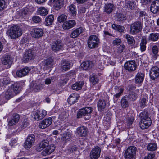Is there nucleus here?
Instances as JSON below:
<instances>
[{"label": "nucleus", "mask_w": 159, "mask_h": 159, "mask_svg": "<svg viewBox=\"0 0 159 159\" xmlns=\"http://www.w3.org/2000/svg\"><path fill=\"white\" fill-rule=\"evenodd\" d=\"M101 61H99V64L101 65L102 66H104V65H105L106 66L108 65H109L114 66L115 65V62L112 61H111L110 57H108L107 60H106L104 61V62L103 61V63L102 62H101Z\"/></svg>", "instance_id": "40"}, {"label": "nucleus", "mask_w": 159, "mask_h": 159, "mask_svg": "<svg viewBox=\"0 0 159 159\" xmlns=\"http://www.w3.org/2000/svg\"><path fill=\"white\" fill-rule=\"evenodd\" d=\"M137 149L134 146H130L126 149L124 156L125 159H135Z\"/></svg>", "instance_id": "4"}, {"label": "nucleus", "mask_w": 159, "mask_h": 159, "mask_svg": "<svg viewBox=\"0 0 159 159\" xmlns=\"http://www.w3.org/2000/svg\"><path fill=\"white\" fill-rule=\"evenodd\" d=\"M155 157L154 153L149 154L147 156H145L144 159H153Z\"/></svg>", "instance_id": "62"}, {"label": "nucleus", "mask_w": 159, "mask_h": 159, "mask_svg": "<svg viewBox=\"0 0 159 159\" xmlns=\"http://www.w3.org/2000/svg\"><path fill=\"white\" fill-rule=\"evenodd\" d=\"M93 111V109L90 107H86L80 109L77 114V118H80L83 117L86 120H89L91 116V113Z\"/></svg>", "instance_id": "2"}, {"label": "nucleus", "mask_w": 159, "mask_h": 159, "mask_svg": "<svg viewBox=\"0 0 159 159\" xmlns=\"http://www.w3.org/2000/svg\"><path fill=\"white\" fill-rule=\"evenodd\" d=\"M30 71L29 67H25L20 70H18L16 72V75L19 77H22L26 75Z\"/></svg>", "instance_id": "23"}, {"label": "nucleus", "mask_w": 159, "mask_h": 159, "mask_svg": "<svg viewBox=\"0 0 159 159\" xmlns=\"http://www.w3.org/2000/svg\"><path fill=\"white\" fill-rule=\"evenodd\" d=\"M62 47V44L61 40H54L51 46L52 51L56 52L60 50Z\"/></svg>", "instance_id": "19"}, {"label": "nucleus", "mask_w": 159, "mask_h": 159, "mask_svg": "<svg viewBox=\"0 0 159 159\" xmlns=\"http://www.w3.org/2000/svg\"><path fill=\"white\" fill-rule=\"evenodd\" d=\"M90 80L91 83L94 85L98 83L99 80L97 75L92 74L90 76Z\"/></svg>", "instance_id": "41"}, {"label": "nucleus", "mask_w": 159, "mask_h": 159, "mask_svg": "<svg viewBox=\"0 0 159 159\" xmlns=\"http://www.w3.org/2000/svg\"><path fill=\"white\" fill-rule=\"evenodd\" d=\"M152 124L151 120L141 121L140 122V126L142 129L148 128Z\"/></svg>", "instance_id": "28"}, {"label": "nucleus", "mask_w": 159, "mask_h": 159, "mask_svg": "<svg viewBox=\"0 0 159 159\" xmlns=\"http://www.w3.org/2000/svg\"><path fill=\"white\" fill-rule=\"evenodd\" d=\"M49 144V141L47 140H44L39 143L38 147L36 148L37 151L40 152L43 150L46 147H48Z\"/></svg>", "instance_id": "31"}, {"label": "nucleus", "mask_w": 159, "mask_h": 159, "mask_svg": "<svg viewBox=\"0 0 159 159\" xmlns=\"http://www.w3.org/2000/svg\"><path fill=\"white\" fill-rule=\"evenodd\" d=\"M150 11L154 14H156L159 12V0L153 1L151 5Z\"/></svg>", "instance_id": "18"}, {"label": "nucleus", "mask_w": 159, "mask_h": 159, "mask_svg": "<svg viewBox=\"0 0 159 159\" xmlns=\"http://www.w3.org/2000/svg\"><path fill=\"white\" fill-rule=\"evenodd\" d=\"M39 13L42 16L46 15L48 13L47 10L43 7H40L39 9Z\"/></svg>", "instance_id": "48"}, {"label": "nucleus", "mask_w": 159, "mask_h": 159, "mask_svg": "<svg viewBox=\"0 0 159 159\" xmlns=\"http://www.w3.org/2000/svg\"><path fill=\"white\" fill-rule=\"evenodd\" d=\"M141 121L151 120L148 112L144 111L141 112L139 115Z\"/></svg>", "instance_id": "34"}, {"label": "nucleus", "mask_w": 159, "mask_h": 159, "mask_svg": "<svg viewBox=\"0 0 159 159\" xmlns=\"http://www.w3.org/2000/svg\"><path fill=\"white\" fill-rule=\"evenodd\" d=\"M29 125V123L28 120H24L21 125V127L22 129H24Z\"/></svg>", "instance_id": "57"}, {"label": "nucleus", "mask_w": 159, "mask_h": 159, "mask_svg": "<svg viewBox=\"0 0 159 159\" xmlns=\"http://www.w3.org/2000/svg\"><path fill=\"white\" fill-rule=\"evenodd\" d=\"M109 97L106 94L104 95V99L103 100H100L98 102V107L99 111H102L105 108L106 105V101L109 100Z\"/></svg>", "instance_id": "12"}, {"label": "nucleus", "mask_w": 159, "mask_h": 159, "mask_svg": "<svg viewBox=\"0 0 159 159\" xmlns=\"http://www.w3.org/2000/svg\"><path fill=\"white\" fill-rule=\"evenodd\" d=\"M152 52L154 55V56L156 58L158 56V49L156 45L153 46L152 48Z\"/></svg>", "instance_id": "51"}, {"label": "nucleus", "mask_w": 159, "mask_h": 159, "mask_svg": "<svg viewBox=\"0 0 159 159\" xmlns=\"http://www.w3.org/2000/svg\"><path fill=\"white\" fill-rule=\"evenodd\" d=\"M83 31V29L82 27H79L75 30L70 35V36L75 38L78 37Z\"/></svg>", "instance_id": "33"}, {"label": "nucleus", "mask_w": 159, "mask_h": 159, "mask_svg": "<svg viewBox=\"0 0 159 159\" xmlns=\"http://www.w3.org/2000/svg\"><path fill=\"white\" fill-rule=\"evenodd\" d=\"M101 149L98 147H96L92 150L90 157L91 159H97L100 156Z\"/></svg>", "instance_id": "11"}, {"label": "nucleus", "mask_w": 159, "mask_h": 159, "mask_svg": "<svg viewBox=\"0 0 159 159\" xmlns=\"http://www.w3.org/2000/svg\"><path fill=\"white\" fill-rule=\"evenodd\" d=\"M114 7V5L110 3L105 4L104 7V12L107 14L111 13L113 10Z\"/></svg>", "instance_id": "27"}, {"label": "nucleus", "mask_w": 159, "mask_h": 159, "mask_svg": "<svg viewBox=\"0 0 159 159\" xmlns=\"http://www.w3.org/2000/svg\"><path fill=\"white\" fill-rule=\"evenodd\" d=\"M45 85L44 84L38 82H35L33 83V85H31L30 89L34 92H37L40 91L44 88Z\"/></svg>", "instance_id": "10"}, {"label": "nucleus", "mask_w": 159, "mask_h": 159, "mask_svg": "<svg viewBox=\"0 0 159 159\" xmlns=\"http://www.w3.org/2000/svg\"><path fill=\"white\" fill-rule=\"evenodd\" d=\"M32 32L33 37L36 38H38L42 36L43 34V30L38 28L33 29Z\"/></svg>", "instance_id": "21"}, {"label": "nucleus", "mask_w": 159, "mask_h": 159, "mask_svg": "<svg viewBox=\"0 0 159 159\" xmlns=\"http://www.w3.org/2000/svg\"><path fill=\"white\" fill-rule=\"evenodd\" d=\"M111 116V114L110 113H107L103 119V124L105 125H110Z\"/></svg>", "instance_id": "35"}, {"label": "nucleus", "mask_w": 159, "mask_h": 159, "mask_svg": "<svg viewBox=\"0 0 159 159\" xmlns=\"http://www.w3.org/2000/svg\"><path fill=\"white\" fill-rule=\"evenodd\" d=\"M148 95L145 94L143 96H142L140 99L139 104L140 107L142 108H144L147 106V104L148 102Z\"/></svg>", "instance_id": "29"}, {"label": "nucleus", "mask_w": 159, "mask_h": 159, "mask_svg": "<svg viewBox=\"0 0 159 159\" xmlns=\"http://www.w3.org/2000/svg\"><path fill=\"white\" fill-rule=\"evenodd\" d=\"M21 89V87L18 83H15L12 84L5 92L6 98L8 100L12 98L20 92Z\"/></svg>", "instance_id": "1"}, {"label": "nucleus", "mask_w": 159, "mask_h": 159, "mask_svg": "<svg viewBox=\"0 0 159 159\" xmlns=\"http://www.w3.org/2000/svg\"><path fill=\"white\" fill-rule=\"evenodd\" d=\"M134 61H130L126 62L124 65L125 69L129 71H132L136 69Z\"/></svg>", "instance_id": "14"}, {"label": "nucleus", "mask_w": 159, "mask_h": 159, "mask_svg": "<svg viewBox=\"0 0 159 159\" xmlns=\"http://www.w3.org/2000/svg\"><path fill=\"white\" fill-rule=\"evenodd\" d=\"M47 114L45 110H36L33 112L32 117L36 120L39 121L43 119Z\"/></svg>", "instance_id": "6"}, {"label": "nucleus", "mask_w": 159, "mask_h": 159, "mask_svg": "<svg viewBox=\"0 0 159 159\" xmlns=\"http://www.w3.org/2000/svg\"><path fill=\"white\" fill-rule=\"evenodd\" d=\"M6 7L4 0H0V11L3 10Z\"/></svg>", "instance_id": "56"}, {"label": "nucleus", "mask_w": 159, "mask_h": 159, "mask_svg": "<svg viewBox=\"0 0 159 159\" xmlns=\"http://www.w3.org/2000/svg\"><path fill=\"white\" fill-rule=\"evenodd\" d=\"M94 66V64L90 61H84L81 65V67L84 70L90 69Z\"/></svg>", "instance_id": "26"}, {"label": "nucleus", "mask_w": 159, "mask_h": 159, "mask_svg": "<svg viewBox=\"0 0 159 159\" xmlns=\"http://www.w3.org/2000/svg\"><path fill=\"white\" fill-rule=\"evenodd\" d=\"M67 18L66 15L62 14L58 17V21L60 23L63 22L66 20Z\"/></svg>", "instance_id": "53"}, {"label": "nucleus", "mask_w": 159, "mask_h": 159, "mask_svg": "<svg viewBox=\"0 0 159 159\" xmlns=\"http://www.w3.org/2000/svg\"><path fill=\"white\" fill-rule=\"evenodd\" d=\"M53 79L54 77H51L46 79L44 81L45 84L47 85L50 84Z\"/></svg>", "instance_id": "60"}, {"label": "nucleus", "mask_w": 159, "mask_h": 159, "mask_svg": "<svg viewBox=\"0 0 159 159\" xmlns=\"http://www.w3.org/2000/svg\"><path fill=\"white\" fill-rule=\"evenodd\" d=\"M88 47L90 48H93L98 46L97 40H88Z\"/></svg>", "instance_id": "44"}, {"label": "nucleus", "mask_w": 159, "mask_h": 159, "mask_svg": "<svg viewBox=\"0 0 159 159\" xmlns=\"http://www.w3.org/2000/svg\"><path fill=\"white\" fill-rule=\"evenodd\" d=\"M20 116L19 114H14L11 118L9 119L8 121L7 125L8 126H12L16 124L19 121Z\"/></svg>", "instance_id": "13"}, {"label": "nucleus", "mask_w": 159, "mask_h": 159, "mask_svg": "<svg viewBox=\"0 0 159 159\" xmlns=\"http://www.w3.org/2000/svg\"><path fill=\"white\" fill-rule=\"evenodd\" d=\"M69 12L73 16H75L76 14V9L75 6L73 4L70 5L68 7Z\"/></svg>", "instance_id": "39"}, {"label": "nucleus", "mask_w": 159, "mask_h": 159, "mask_svg": "<svg viewBox=\"0 0 159 159\" xmlns=\"http://www.w3.org/2000/svg\"><path fill=\"white\" fill-rule=\"evenodd\" d=\"M34 57V52L31 49H29L25 52L24 55V59L26 61H29Z\"/></svg>", "instance_id": "25"}, {"label": "nucleus", "mask_w": 159, "mask_h": 159, "mask_svg": "<svg viewBox=\"0 0 159 159\" xmlns=\"http://www.w3.org/2000/svg\"><path fill=\"white\" fill-rule=\"evenodd\" d=\"M133 121L134 118L132 117L128 118L127 121V125L129 126L133 123Z\"/></svg>", "instance_id": "59"}, {"label": "nucleus", "mask_w": 159, "mask_h": 159, "mask_svg": "<svg viewBox=\"0 0 159 159\" xmlns=\"http://www.w3.org/2000/svg\"><path fill=\"white\" fill-rule=\"evenodd\" d=\"M126 19V17L121 13H118L117 15V20L118 21H121L125 20Z\"/></svg>", "instance_id": "52"}, {"label": "nucleus", "mask_w": 159, "mask_h": 159, "mask_svg": "<svg viewBox=\"0 0 159 159\" xmlns=\"http://www.w3.org/2000/svg\"><path fill=\"white\" fill-rule=\"evenodd\" d=\"M9 36L12 39H14L20 36L22 34V31L17 25H14L10 27L8 30Z\"/></svg>", "instance_id": "3"}, {"label": "nucleus", "mask_w": 159, "mask_h": 159, "mask_svg": "<svg viewBox=\"0 0 159 159\" xmlns=\"http://www.w3.org/2000/svg\"><path fill=\"white\" fill-rule=\"evenodd\" d=\"M147 43L146 40H142L140 45V50L141 52H143L146 49V44Z\"/></svg>", "instance_id": "50"}, {"label": "nucleus", "mask_w": 159, "mask_h": 159, "mask_svg": "<svg viewBox=\"0 0 159 159\" xmlns=\"http://www.w3.org/2000/svg\"><path fill=\"white\" fill-rule=\"evenodd\" d=\"M115 94L114 95L113 99L114 101L116 102L122 95L124 91V89L121 86H116L114 88Z\"/></svg>", "instance_id": "9"}, {"label": "nucleus", "mask_w": 159, "mask_h": 159, "mask_svg": "<svg viewBox=\"0 0 159 159\" xmlns=\"http://www.w3.org/2000/svg\"><path fill=\"white\" fill-rule=\"evenodd\" d=\"M150 38L151 40H157L159 39V34L152 33L150 34Z\"/></svg>", "instance_id": "54"}, {"label": "nucleus", "mask_w": 159, "mask_h": 159, "mask_svg": "<svg viewBox=\"0 0 159 159\" xmlns=\"http://www.w3.org/2000/svg\"><path fill=\"white\" fill-rule=\"evenodd\" d=\"M71 136V133L70 132H68L64 133L63 134V136L62 138L63 140L66 141L69 140Z\"/></svg>", "instance_id": "47"}, {"label": "nucleus", "mask_w": 159, "mask_h": 159, "mask_svg": "<svg viewBox=\"0 0 159 159\" xmlns=\"http://www.w3.org/2000/svg\"><path fill=\"white\" fill-rule=\"evenodd\" d=\"M84 84L83 81H79L75 83L72 86V88L73 90L78 91L81 89L82 86Z\"/></svg>", "instance_id": "36"}, {"label": "nucleus", "mask_w": 159, "mask_h": 159, "mask_svg": "<svg viewBox=\"0 0 159 159\" xmlns=\"http://www.w3.org/2000/svg\"><path fill=\"white\" fill-rule=\"evenodd\" d=\"M125 2L126 3V6L129 9L133 10L135 7L136 3L134 1H128Z\"/></svg>", "instance_id": "45"}, {"label": "nucleus", "mask_w": 159, "mask_h": 159, "mask_svg": "<svg viewBox=\"0 0 159 159\" xmlns=\"http://www.w3.org/2000/svg\"><path fill=\"white\" fill-rule=\"evenodd\" d=\"M60 67L61 71L64 72L70 69V65L68 61L64 60L61 61Z\"/></svg>", "instance_id": "20"}, {"label": "nucleus", "mask_w": 159, "mask_h": 159, "mask_svg": "<svg viewBox=\"0 0 159 159\" xmlns=\"http://www.w3.org/2000/svg\"><path fill=\"white\" fill-rule=\"evenodd\" d=\"M77 148L76 146H72L69 147L67 148V151L69 153L77 150Z\"/></svg>", "instance_id": "55"}, {"label": "nucleus", "mask_w": 159, "mask_h": 159, "mask_svg": "<svg viewBox=\"0 0 159 159\" xmlns=\"http://www.w3.org/2000/svg\"><path fill=\"white\" fill-rule=\"evenodd\" d=\"M125 48V46L124 45H120L117 48V52L119 53H121L123 52V51Z\"/></svg>", "instance_id": "64"}, {"label": "nucleus", "mask_w": 159, "mask_h": 159, "mask_svg": "<svg viewBox=\"0 0 159 159\" xmlns=\"http://www.w3.org/2000/svg\"><path fill=\"white\" fill-rule=\"evenodd\" d=\"M78 100V95L77 94L73 93L70 95L68 99V103L72 105L76 102Z\"/></svg>", "instance_id": "30"}, {"label": "nucleus", "mask_w": 159, "mask_h": 159, "mask_svg": "<svg viewBox=\"0 0 159 159\" xmlns=\"http://www.w3.org/2000/svg\"><path fill=\"white\" fill-rule=\"evenodd\" d=\"M138 97V95L134 92H130L129 93L127 98L130 101H135Z\"/></svg>", "instance_id": "42"}, {"label": "nucleus", "mask_w": 159, "mask_h": 159, "mask_svg": "<svg viewBox=\"0 0 159 159\" xmlns=\"http://www.w3.org/2000/svg\"><path fill=\"white\" fill-rule=\"evenodd\" d=\"M76 25V22L74 20H70L64 23L63 27L65 30H68L73 27Z\"/></svg>", "instance_id": "24"}, {"label": "nucleus", "mask_w": 159, "mask_h": 159, "mask_svg": "<svg viewBox=\"0 0 159 159\" xmlns=\"http://www.w3.org/2000/svg\"><path fill=\"white\" fill-rule=\"evenodd\" d=\"M157 148V145L156 143H149L147 146V149L150 151H154L156 150Z\"/></svg>", "instance_id": "43"}, {"label": "nucleus", "mask_w": 159, "mask_h": 159, "mask_svg": "<svg viewBox=\"0 0 159 159\" xmlns=\"http://www.w3.org/2000/svg\"><path fill=\"white\" fill-rule=\"evenodd\" d=\"M55 148V147L54 145L51 144L48 146L42 152V155L44 156L49 155L54 151Z\"/></svg>", "instance_id": "22"}, {"label": "nucleus", "mask_w": 159, "mask_h": 159, "mask_svg": "<svg viewBox=\"0 0 159 159\" xmlns=\"http://www.w3.org/2000/svg\"><path fill=\"white\" fill-rule=\"evenodd\" d=\"M76 132L79 137H85L87 134L88 129L84 126L79 127L77 129Z\"/></svg>", "instance_id": "16"}, {"label": "nucleus", "mask_w": 159, "mask_h": 159, "mask_svg": "<svg viewBox=\"0 0 159 159\" xmlns=\"http://www.w3.org/2000/svg\"><path fill=\"white\" fill-rule=\"evenodd\" d=\"M54 20V16L50 15L47 16L45 19V24L46 26L51 25Z\"/></svg>", "instance_id": "37"}, {"label": "nucleus", "mask_w": 159, "mask_h": 159, "mask_svg": "<svg viewBox=\"0 0 159 159\" xmlns=\"http://www.w3.org/2000/svg\"><path fill=\"white\" fill-rule=\"evenodd\" d=\"M53 62V61L52 58L48 59L45 60L43 62V64L45 66H50L52 65Z\"/></svg>", "instance_id": "49"}, {"label": "nucleus", "mask_w": 159, "mask_h": 159, "mask_svg": "<svg viewBox=\"0 0 159 159\" xmlns=\"http://www.w3.org/2000/svg\"><path fill=\"white\" fill-rule=\"evenodd\" d=\"M150 76L152 80L158 77L159 76V69L157 66L152 67L150 71Z\"/></svg>", "instance_id": "17"}, {"label": "nucleus", "mask_w": 159, "mask_h": 159, "mask_svg": "<svg viewBox=\"0 0 159 159\" xmlns=\"http://www.w3.org/2000/svg\"><path fill=\"white\" fill-rule=\"evenodd\" d=\"M52 119L50 117L46 119L41 121L39 124V127L42 129H45L52 124Z\"/></svg>", "instance_id": "15"}, {"label": "nucleus", "mask_w": 159, "mask_h": 159, "mask_svg": "<svg viewBox=\"0 0 159 159\" xmlns=\"http://www.w3.org/2000/svg\"><path fill=\"white\" fill-rule=\"evenodd\" d=\"M35 140V136L33 134L29 135L24 144V146L26 149H30L33 145Z\"/></svg>", "instance_id": "7"}, {"label": "nucleus", "mask_w": 159, "mask_h": 159, "mask_svg": "<svg viewBox=\"0 0 159 159\" xmlns=\"http://www.w3.org/2000/svg\"><path fill=\"white\" fill-rule=\"evenodd\" d=\"M121 105L123 108L128 107L129 106V103L127 100V97H123L121 100Z\"/></svg>", "instance_id": "38"}, {"label": "nucleus", "mask_w": 159, "mask_h": 159, "mask_svg": "<svg viewBox=\"0 0 159 159\" xmlns=\"http://www.w3.org/2000/svg\"><path fill=\"white\" fill-rule=\"evenodd\" d=\"M143 27L140 21L134 22L131 25L130 32L132 34H134L141 31Z\"/></svg>", "instance_id": "5"}, {"label": "nucleus", "mask_w": 159, "mask_h": 159, "mask_svg": "<svg viewBox=\"0 0 159 159\" xmlns=\"http://www.w3.org/2000/svg\"><path fill=\"white\" fill-rule=\"evenodd\" d=\"M32 20L35 23H39L41 21V19L39 16H35L33 17Z\"/></svg>", "instance_id": "58"}, {"label": "nucleus", "mask_w": 159, "mask_h": 159, "mask_svg": "<svg viewBox=\"0 0 159 159\" xmlns=\"http://www.w3.org/2000/svg\"><path fill=\"white\" fill-rule=\"evenodd\" d=\"M50 1L52 3H54L57 6H61L60 0H50Z\"/></svg>", "instance_id": "63"}, {"label": "nucleus", "mask_w": 159, "mask_h": 159, "mask_svg": "<svg viewBox=\"0 0 159 159\" xmlns=\"http://www.w3.org/2000/svg\"><path fill=\"white\" fill-rule=\"evenodd\" d=\"M1 61L2 64L5 66L7 68H9L12 64L13 59L11 55L6 54L2 58Z\"/></svg>", "instance_id": "8"}, {"label": "nucleus", "mask_w": 159, "mask_h": 159, "mask_svg": "<svg viewBox=\"0 0 159 159\" xmlns=\"http://www.w3.org/2000/svg\"><path fill=\"white\" fill-rule=\"evenodd\" d=\"M144 77V74L142 73H138L136 75L135 80V83L139 84L142 82Z\"/></svg>", "instance_id": "32"}, {"label": "nucleus", "mask_w": 159, "mask_h": 159, "mask_svg": "<svg viewBox=\"0 0 159 159\" xmlns=\"http://www.w3.org/2000/svg\"><path fill=\"white\" fill-rule=\"evenodd\" d=\"M112 27L113 29L116 30H118L120 32H123L125 29V28L124 26L115 24H113L112 25Z\"/></svg>", "instance_id": "46"}, {"label": "nucleus", "mask_w": 159, "mask_h": 159, "mask_svg": "<svg viewBox=\"0 0 159 159\" xmlns=\"http://www.w3.org/2000/svg\"><path fill=\"white\" fill-rule=\"evenodd\" d=\"M17 140L18 138H12L10 143V145L11 146L15 145L17 143Z\"/></svg>", "instance_id": "61"}]
</instances>
